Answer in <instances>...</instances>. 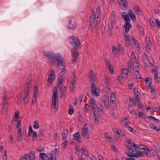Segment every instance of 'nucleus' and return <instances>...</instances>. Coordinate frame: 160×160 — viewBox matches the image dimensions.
Masks as SVG:
<instances>
[{
  "label": "nucleus",
  "instance_id": "obj_22",
  "mask_svg": "<svg viewBox=\"0 0 160 160\" xmlns=\"http://www.w3.org/2000/svg\"><path fill=\"white\" fill-rule=\"evenodd\" d=\"M93 118L94 121L98 122L99 121V118L97 112H96V110L95 111H93Z\"/></svg>",
  "mask_w": 160,
  "mask_h": 160
},
{
  "label": "nucleus",
  "instance_id": "obj_57",
  "mask_svg": "<svg viewBox=\"0 0 160 160\" xmlns=\"http://www.w3.org/2000/svg\"><path fill=\"white\" fill-rule=\"evenodd\" d=\"M144 69L146 71H148L149 69V68L148 67L147 64L146 62H144Z\"/></svg>",
  "mask_w": 160,
  "mask_h": 160
},
{
  "label": "nucleus",
  "instance_id": "obj_59",
  "mask_svg": "<svg viewBox=\"0 0 160 160\" xmlns=\"http://www.w3.org/2000/svg\"><path fill=\"white\" fill-rule=\"evenodd\" d=\"M128 130L129 131L132 132L133 133H134L136 132V130L135 129H134L132 128L131 127L129 126Z\"/></svg>",
  "mask_w": 160,
  "mask_h": 160
},
{
  "label": "nucleus",
  "instance_id": "obj_10",
  "mask_svg": "<svg viewBox=\"0 0 160 160\" xmlns=\"http://www.w3.org/2000/svg\"><path fill=\"white\" fill-rule=\"evenodd\" d=\"M58 98L52 97V106L56 110H57L58 106Z\"/></svg>",
  "mask_w": 160,
  "mask_h": 160
},
{
  "label": "nucleus",
  "instance_id": "obj_26",
  "mask_svg": "<svg viewBox=\"0 0 160 160\" xmlns=\"http://www.w3.org/2000/svg\"><path fill=\"white\" fill-rule=\"evenodd\" d=\"M128 15L131 18V19L134 22L136 21V17L134 12L132 11H131V12L128 13Z\"/></svg>",
  "mask_w": 160,
  "mask_h": 160
},
{
  "label": "nucleus",
  "instance_id": "obj_55",
  "mask_svg": "<svg viewBox=\"0 0 160 160\" xmlns=\"http://www.w3.org/2000/svg\"><path fill=\"white\" fill-rule=\"evenodd\" d=\"M3 103H4V102H5L6 103H8V97L6 96H4L3 98Z\"/></svg>",
  "mask_w": 160,
  "mask_h": 160
},
{
  "label": "nucleus",
  "instance_id": "obj_48",
  "mask_svg": "<svg viewBox=\"0 0 160 160\" xmlns=\"http://www.w3.org/2000/svg\"><path fill=\"white\" fill-rule=\"evenodd\" d=\"M133 43L134 44L135 46L137 47V48L138 49V48H139V43L138 41L137 40H135L133 42Z\"/></svg>",
  "mask_w": 160,
  "mask_h": 160
},
{
  "label": "nucleus",
  "instance_id": "obj_25",
  "mask_svg": "<svg viewBox=\"0 0 160 160\" xmlns=\"http://www.w3.org/2000/svg\"><path fill=\"white\" fill-rule=\"evenodd\" d=\"M129 145H129L130 147H133L135 149L136 151L137 150V149H138V146L137 144H135L132 141V140L131 142H130V143H129Z\"/></svg>",
  "mask_w": 160,
  "mask_h": 160
},
{
  "label": "nucleus",
  "instance_id": "obj_41",
  "mask_svg": "<svg viewBox=\"0 0 160 160\" xmlns=\"http://www.w3.org/2000/svg\"><path fill=\"white\" fill-rule=\"evenodd\" d=\"M112 28L113 26L112 24H111L110 25H108V31L109 32H110L109 33V34H110L111 35L112 33L111 31Z\"/></svg>",
  "mask_w": 160,
  "mask_h": 160
},
{
  "label": "nucleus",
  "instance_id": "obj_64",
  "mask_svg": "<svg viewBox=\"0 0 160 160\" xmlns=\"http://www.w3.org/2000/svg\"><path fill=\"white\" fill-rule=\"evenodd\" d=\"M156 22L157 26L160 28V22L158 19H156Z\"/></svg>",
  "mask_w": 160,
  "mask_h": 160
},
{
  "label": "nucleus",
  "instance_id": "obj_7",
  "mask_svg": "<svg viewBox=\"0 0 160 160\" xmlns=\"http://www.w3.org/2000/svg\"><path fill=\"white\" fill-rule=\"evenodd\" d=\"M68 27L69 29L74 30L76 28V26L74 24V21L72 18L68 20Z\"/></svg>",
  "mask_w": 160,
  "mask_h": 160
},
{
  "label": "nucleus",
  "instance_id": "obj_30",
  "mask_svg": "<svg viewBox=\"0 0 160 160\" xmlns=\"http://www.w3.org/2000/svg\"><path fill=\"white\" fill-rule=\"evenodd\" d=\"M136 26L137 28L138 29V30L141 35H143L144 33V30L143 29L142 26L139 25H137Z\"/></svg>",
  "mask_w": 160,
  "mask_h": 160
},
{
  "label": "nucleus",
  "instance_id": "obj_45",
  "mask_svg": "<svg viewBox=\"0 0 160 160\" xmlns=\"http://www.w3.org/2000/svg\"><path fill=\"white\" fill-rule=\"evenodd\" d=\"M68 143V141H66L63 142L62 144V148L63 149H65L66 148Z\"/></svg>",
  "mask_w": 160,
  "mask_h": 160
},
{
  "label": "nucleus",
  "instance_id": "obj_5",
  "mask_svg": "<svg viewBox=\"0 0 160 160\" xmlns=\"http://www.w3.org/2000/svg\"><path fill=\"white\" fill-rule=\"evenodd\" d=\"M70 44L73 47H77L79 48L78 47L80 44V42L79 39L73 36H71L69 39Z\"/></svg>",
  "mask_w": 160,
  "mask_h": 160
},
{
  "label": "nucleus",
  "instance_id": "obj_15",
  "mask_svg": "<svg viewBox=\"0 0 160 160\" xmlns=\"http://www.w3.org/2000/svg\"><path fill=\"white\" fill-rule=\"evenodd\" d=\"M132 27V25L130 23V22H125V25L124 26V28L125 29V32L126 33L128 32L129 29Z\"/></svg>",
  "mask_w": 160,
  "mask_h": 160
},
{
  "label": "nucleus",
  "instance_id": "obj_33",
  "mask_svg": "<svg viewBox=\"0 0 160 160\" xmlns=\"http://www.w3.org/2000/svg\"><path fill=\"white\" fill-rule=\"evenodd\" d=\"M125 146L127 147L128 151L130 152V153H131V154H132L133 155L135 154V150L134 151L132 148H131V147H130L129 145H125Z\"/></svg>",
  "mask_w": 160,
  "mask_h": 160
},
{
  "label": "nucleus",
  "instance_id": "obj_14",
  "mask_svg": "<svg viewBox=\"0 0 160 160\" xmlns=\"http://www.w3.org/2000/svg\"><path fill=\"white\" fill-rule=\"evenodd\" d=\"M90 104L91 106L92 112L96 111V108L97 107V104L93 98H91V101L90 102Z\"/></svg>",
  "mask_w": 160,
  "mask_h": 160
},
{
  "label": "nucleus",
  "instance_id": "obj_53",
  "mask_svg": "<svg viewBox=\"0 0 160 160\" xmlns=\"http://www.w3.org/2000/svg\"><path fill=\"white\" fill-rule=\"evenodd\" d=\"M33 132L32 126H30L29 127V131L28 133V136H30L31 135V133L32 134Z\"/></svg>",
  "mask_w": 160,
  "mask_h": 160
},
{
  "label": "nucleus",
  "instance_id": "obj_31",
  "mask_svg": "<svg viewBox=\"0 0 160 160\" xmlns=\"http://www.w3.org/2000/svg\"><path fill=\"white\" fill-rule=\"evenodd\" d=\"M146 42L147 44L146 47V49L147 50L150 49L151 48L152 44L151 42L150 41V40L147 39L146 40Z\"/></svg>",
  "mask_w": 160,
  "mask_h": 160
},
{
  "label": "nucleus",
  "instance_id": "obj_3",
  "mask_svg": "<svg viewBox=\"0 0 160 160\" xmlns=\"http://www.w3.org/2000/svg\"><path fill=\"white\" fill-rule=\"evenodd\" d=\"M27 89L25 88L23 95H21L20 96L19 95H18V102L20 104L21 103L22 98V101L24 102H26L28 101L29 92L28 86H27Z\"/></svg>",
  "mask_w": 160,
  "mask_h": 160
},
{
  "label": "nucleus",
  "instance_id": "obj_35",
  "mask_svg": "<svg viewBox=\"0 0 160 160\" xmlns=\"http://www.w3.org/2000/svg\"><path fill=\"white\" fill-rule=\"evenodd\" d=\"M69 107V108L68 110V113L70 115H72L74 113V109L72 105H70Z\"/></svg>",
  "mask_w": 160,
  "mask_h": 160
},
{
  "label": "nucleus",
  "instance_id": "obj_19",
  "mask_svg": "<svg viewBox=\"0 0 160 160\" xmlns=\"http://www.w3.org/2000/svg\"><path fill=\"white\" fill-rule=\"evenodd\" d=\"M81 133L84 137H86L87 139L89 138V133L88 129H83V130L82 129Z\"/></svg>",
  "mask_w": 160,
  "mask_h": 160
},
{
  "label": "nucleus",
  "instance_id": "obj_12",
  "mask_svg": "<svg viewBox=\"0 0 160 160\" xmlns=\"http://www.w3.org/2000/svg\"><path fill=\"white\" fill-rule=\"evenodd\" d=\"M69 144H74L75 148V149L77 152H76L77 154H78L79 153V151L80 150V146L78 145L77 143L74 142V140L73 139V140L72 141H70L69 142Z\"/></svg>",
  "mask_w": 160,
  "mask_h": 160
},
{
  "label": "nucleus",
  "instance_id": "obj_28",
  "mask_svg": "<svg viewBox=\"0 0 160 160\" xmlns=\"http://www.w3.org/2000/svg\"><path fill=\"white\" fill-rule=\"evenodd\" d=\"M39 157L41 158L43 160H47L48 159V156L44 153L42 152L40 154Z\"/></svg>",
  "mask_w": 160,
  "mask_h": 160
},
{
  "label": "nucleus",
  "instance_id": "obj_11",
  "mask_svg": "<svg viewBox=\"0 0 160 160\" xmlns=\"http://www.w3.org/2000/svg\"><path fill=\"white\" fill-rule=\"evenodd\" d=\"M22 129L21 128H18L17 132V140L18 142H20L22 140L23 136L22 135Z\"/></svg>",
  "mask_w": 160,
  "mask_h": 160
},
{
  "label": "nucleus",
  "instance_id": "obj_34",
  "mask_svg": "<svg viewBox=\"0 0 160 160\" xmlns=\"http://www.w3.org/2000/svg\"><path fill=\"white\" fill-rule=\"evenodd\" d=\"M58 92L57 87H55L53 91V94L52 97L55 98H58Z\"/></svg>",
  "mask_w": 160,
  "mask_h": 160
},
{
  "label": "nucleus",
  "instance_id": "obj_56",
  "mask_svg": "<svg viewBox=\"0 0 160 160\" xmlns=\"http://www.w3.org/2000/svg\"><path fill=\"white\" fill-rule=\"evenodd\" d=\"M140 149H143V151H145L146 149H148V148L143 145H141L140 147Z\"/></svg>",
  "mask_w": 160,
  "mask_h": 160
},
{
  "label": "nucleus",
  "instance_id": "obj_44",
  "mask_svg": "<svg viewBox=\"0 0 160 160\" xmlns=\"http://www.w3.org/2000/svg\"><path fill=\"white\" fill-rule=\"evenodd\" d=\"M153 145L154 147L157 150H160V147L158 143L156 142H155Z\"/></svg>",
  "mask_w": 160,
  "mask_h": 160
},
{
  "label": "nucleus",
  "instance_id": "obj_50",
  "mask_svg": "<svg viewBox=\"0 0 160 160\" xmlns=\"http://www.w3.org/2000/svg\"><path fill=\"white\" fill-rule=\"evenodd\" d=\"M108 68L111 74H112L113 73L114 71L112 65V66H110Z\"/></svg>",
  "mask_w": 160,
  "mask_h": 160
},
{
  "label": "nucleus",
  "instance_id": "obj_42",
  "mask_svg": "<svg viewBox=\"0 0 160 160\" xmlns=\"http://www.w3.org/2000/svg\"><path fill=\"white\" fill-rule=\"evenodd\" d=\"M39 139L40 140L43 139L44 138V133L43 131L41 130L40 132V133L39 135Z\"/></svg>",
  "mask_w": 160,
  "mask_h": 160
},
{
  "label": "nucleus",
  "instance_id": "obj_51",
  "mask_svg": "<svg viewBox=\"0 0 160 160\" xmlns=\"http://www.w3.org/2000/svg\"><path fill=\"white\" fill-rule=\"evenodd\" d=\"M88 157H89L90 158L92 159V160H96V159L93 156L92 154H88V155L87 156Z\"/></svg>",
  "mask_w": 160,
  "mask_h": 160
},
{
  "label": "nucleus",
  "instance_id": "obj_29",
  "mask_svg": "<svg viewBox=\"0 0 160 160\" xmlns=\"http://www.w3.org/2000/svg\"><path fill=\"white\" fill-rule=\"evenodd\" d=\"M81 149L82 150L81 151L82 155L83 156V155L84 154L85 157H86L88 154V152L87 149L85 147L82 148Z\"/></svg>",
  "mask_w": 160,
  "mask_h": 160
},
{
  "label": "nucleus",
  "instance_id": "obj_63",
  "mask_svg": "<svg viewBox=\"0 0 160 160\" xmlns=\"http://www.w3.org/2000/svg\"><path fill=\"white\" fill-rule=\"evenodd\" d=\"M51 76H54L55 75V73L54 72V70L53 69H52L51 70L50 73L49 74Z\"/></svg>",
  "mask_w": 160,
  "mask_h": 160
},
{
  "label": "nucleus",
  "instance_id": "obj_58",
  "mask_svg": "<svg viewBox=\"0 0 160 160\" xmlns=\"http://www.w3.org/2000/svg\"><path fill=\"white\" fill-rule=\"evenodd\" d=\"M150 24L151 26H152V28L154 29V28H155V25L154 23L152 21H151V20H149Z\"/></svg>",
  "mask_w": 160,
  "mask_h": 160
},
{
  "label": "nucleus",
  "instance_id": "obj_40",
  "mask_svg": "<svg viewBox=\"0 0 160 160\" xmlns=\"http://www.w3.org/2000/svg\"><path fill=\"white\" fill-rule=\"evenodd\" d=\"M49 78L48 82H50L52 83L55 79L54 76H51L50 75H48Z\"/></svg>",
  "mask_w": 160,
  "mask_h": 160
},
{
  "label": "nucleus",
  "instance_id": "obj_52",
  "mask_svg": "<svg viewBox=\"0 0 160 160\" xmlns=\"http://www.w3.org/2000/svg\"><path fill=\"white\" fill-rule=\"evenodd\" d=\"M152 151H153L152 152L153 153V156L154 157H158V154L157 152H156V151H155V150H152Z\"/></svg>",
  "mask_w": 160,
  "mask_h": 160
},
{
  "label": "nucleus",
  "instance_id": "obj_23",
  "mask_svg": "<svg viewBox=\"0 0 160 160\" xmlns=\"http://www.w3.org/2000/svg\"><path fill=\"white\" fill-rule=\"evenodd\" d=\"M66 73L67 71L66 69H63L62 71L60 73L59 78L64 79L65 76V74Z\"/></svg>",
  "mask_w": 160,
  "mask_h": 160
},
{
  "label": "nucleus",
  "instance_id": "obj_60",
  "mask_svg": "<svg viewBox=\"0 0 160 160\" xmlns=\"http://www.w3.org/2000/svg\"><path fill=\"white\" fill-rule=\"evenodd\" d=\"M145 120L146 121H147L148 122H150L151 123H152L153 122V121L151 119H150L149 118H145Z\"/></svg>",
  "mask_w": 160,
  "mask_h": 160
},
{
  "label": "nucleus",
  "instance_id": "obj_21",
  "mask_svg": "<svg viewBox=\"0 0 160 160\" xmlns=\"http://www.w3.org/2000/svg\"><path fill=\"white\" fill-rule=\"evenodd\" d=\"M128 70L127 69L124 68L122 70V76L123 78H127L128 75Z\"/></svg>",
  "mask_w": 160,
  "mask_h": 160
},
{
  "label": "nucleus",
  "instance_id": "obj_2",
  "mask_svg": "<svg viewBox=\"0 0 160 160\" xmlns=\"http://www.w3.org/2000/svg\"><path fill=\"white\" fill-rule=\"evenodd\" d=\"M89 81L90 83L91 84V91L93 96H96L99 95V91L95 87L94 82L96 81V75L94 73L93 71L91 70L89 75Z\"/></svg>",
  "mask_w": 160,
  "mask_h": 160
},
{
  "label": "nucleus",
  "instance_id": "obj_24",
  "mask_svg": "<svg viewBox=\"0 0 160 160\" xmlns=\"http://www.w3.org/2000/svg\"><path fill=\"white\" fill-rule=\"evenodd\" d=\"M68 133V130L67 129H64L63 130L62 134V136L63 137V138L64 140H65V139L67 138Z\"/></svg>",
  "mask_w": 160,
  "mask_h": 160
},
{
  "label": "nucleus",
  "instance_id": "obj_49",
  "mask_svg": "<svg viewBox=\"0 0 160 160\" xmlns=\"http://www.w3.org/2000/svg\"><path fill=\"white\" fill-rule=\"evenodd\" d=\"M118 48H119L118 51L121 53H122L123 51L122 46L120 44L118 45Z\"/></svg>",
  "mask_w": 160,
  "mask_h": 160
},
{
  "label": "nucleus",
  "instance_id": "obj_39",
  "mask_svg": "<svg viewBox=\"0 0 160 160\" xmlns=\"http://www.w3.org/2000/svg\"><path fill=\"white\" fill-rule=\"evenodd\" d=\"M34 125L33 127L35 129H38L39 128V123L38 121H34L33 122Z\"/></svg>",
  "mask_w": 160,
  "mask_h": 160
},
{
  "label": "nucleus",
  "instance_id": "obj_9",
  "mask_svg": "<svg viewBox=\"0 0 160 160\" xmlns=\"http://www.w3.org/2000/svg\"><path fill=\"white\" fill-rule=\"evenodd\" d=\"M74 142H77L80 146V133L79 132L75 133L73 136Z\"/></svg>",
  "mask_w": 160,
  "mask_h": 160
},
{
  "label": "nucleus",
  "instance_id": "obj_8",
  "mask_svg": "<svg viewBox=\"0 0 160 160\" xmlns=\"http://www.w3.org/2000/svg\"><path fill=\"white\" fill-rule=\"evenodd\" d=\"M78 48H75L72 53V61H75L77 59L78 57Z\"/></svg>",
  "mask_w": 160,
  "mask_h": 160
},
{
  "label": "nucleus",
  "instance_id": "obj_32",
  "mask_svg": "<svg viewBox=\"0 0 160 160\" xmlns=\"http://www.w3.org/2000/svg\"><path fill=\"white\" fill-rule=\"evenodd\" d=\"M119 4L123 6V8H125L126 7H127V4L126 2L124 0H118Z\"/></svg>",
  "mask_w": 160,
  "mask_h": 160
},
{
  "label": "nucleus",
  "instance_id": "obj_13",
  "mask_svg": "<svg viewBox=\"0 0 160 160\" xmlns=\"http://www.w3.org/2000/svg\"><path fill=\"white\" fill-rule=\"evenodd\" d=\"M24 156L28 157L30 160H36L35 152L34 151L31 152L30 154L27 153L24 154Z\"/></svg>",
  "mask_w": 160,
  "mask_h": 160
},
{
  "label": "nucleus",
  "instance_id": "obj_43",
  "mask_svg": "<svg viewBox=\"0 0 160 160\" xmlns=\"http://www.w3.org/2000/svg\"><path fill=\"white\" fill-rule=\"evenodd\" d=\"M138 90L136 88H134V93L135 95V96L136 99H137V97H138Z\"/></svg>",
  "mask_w": 160,
  "mask_h": 160
},
{
  "label": "nucleus",
  "instance_id": "obj_27",
  "mask_svg": "<svg viewBox=\"0 0 160 160\" xmlns=\"http://www.w3.org/2000/svg\"><path fill=\"white\" fill-rule=\"evenodd\" d=\"M32 78H31V76L30 75H29L28 77V78H27V82H26V88H28L27 87V86H28V87H29V85L30 84H31V82H32Z\"/></svg>",
  "mask_w": 160,
  "mask_h": 160
},
{
  "label": "nucleus",
  "instance_id": "obj_17",
  "mask_svg": "<svg viewBox=\"0 0 160 160\" xmlns=\"http://www.w3.org/2000/svg\"><path fill=\"white\" fill-rule=\"evenodd\" d=\"M138 149H137V150L136 151L135 150V153L134 156L135 157L138 158V157L140 156H144V155H143L144 153L143 151H141L139 150Z\"/></svg>",
  "mask_w": 160,
  "mask_h": 160
},
{
  "label": "nucleus",
  "instance_id": "obj_38",
  "mask_svg": "<svg viewBox=\"0 0 160 160\" xmlns=\"http://www.w3.org/2000/svg\"><path fill=\"white\" fill-rule=\"evenodd\" d=\"M144 155H146L148 157H150L151 155V153L149 151V149H146L145 151H143Z\"/></svg>",
  "mask_w": 160,
  "mask_h": 160
},
{
  "label": "nucleus",
  "instance_id": "obj_4",
  "mask_svg": "<svg viewBox=\"0 0 160 160\" xmlns=\"http://www.w3.org/2000/svg\"><path fill=\"white\" fill-rule=\"evenodd\" d=\"M45 56L51 62L56 63L57 57H59V56H61L60 54L58 53L57 55H55L53 53L51 52H46L44 53Z\"/></svg>",
  "mask_w": 160,
  "mask_h": 160
},
{
  "label": "nucleus",
  "instance_id": "obj_62",
  "mask_svg": "<svg viewBox=\"0 0 160 160\" xmlns=\"http://www.w3.org/2000/svg\"><path fill=\"white\" fill-rule=\"evenodd\" d=\"M117 51L118 49L116 47H115L113 48L112 52L114 54H116V52H117Z\"/></svg>",
  "mask_w": 160,
  "mask_h": 160
},
{
  "label": "nucleus",
  "instance_id": "obj_37",
  "mask_svg": "<svg viewBox=\"0 0 160 160\" xmlns=\"http://www.w3.org/2000/svg\"><path fill=\"white\" fill-rule=\"evenodd\" d=\"M2 110L4 112H6L8 109V103H6L4 102V103H2Z\"/></svg>",
  "mask_w": 160,
  "mask_h": 160
},
{
  "label": "nucleus",
  "instance_id": "obj_16",
  "mask_svg": "<svg viewBox=\"0 0 160 160\" xmlns=\"http://www.w3.org/2000/svg\"><path fill=\"white\" fill-rule=\"evenodd\" d=\"M103 102L105 108H107L108 109H109L110 108V103L109 98L108 97H106L104 99Z\"/></svg>",
  "mask_w": 160,
  "mask_h": 160
},
{
  "label": "nucleus",
  "instance_id": "obj_47",
  "mask_svg": "<svg viewBox=\"0 0 160 160\" xmlns=\"http://www.w3.org/2000/svg\"><path fill=\"white\" fill-rule=\"evenodd\" d=\"M139 116L140 118H144L145 116V114L144 113L142 112H139L138 113Z\"/></svg>",
  "mask_w": 160,
  "mask_h": 160
},
{
  "label": "nucleus",
  "instance_id": "obj_61",
  "mask_svg": "<svg viewBox=\"0 0 160 160\" xmlns=\"http://www.w3.org/2000/svg\"><path fill=\"white\" fill-rule=\"evenodd\" d=\"M19 115V111H17L15 112L14 117L16 118H18Z\"/></svg>",
  "mask_w": 160,
  "mask_h": 160
},
{
  "label": "nucleus",
  "instance_id": "obj_46",
  "mask_svg": "<svg viewBox=\"0 0 160 160\" xmlns=\"http://www.w3.org/2000/svg\"><path fill=\"white\" fill-rule=\"evenodd\" d=\"M152 71L153 73L155 74V77L154 78V80L155 81H156V78H158V73L157 72L156 70L153 69Z\"/></svg>",
  "mask_w": 160,
  "mask_h": 160
},
{
  "label": "nucleus",
  "instance_id": "obj_1",
  "mask_svg": "<svg viewBox=\"0 0 160 160\" xmlns=\"http://www.w3.org/2000/svg\"><path fill=\"white\" fill-rule=\"evenodd\" d=\"M100 8V7L98 5L96 9L95 14L94 12L91 14L90 19V29L92 31H93L94 27L96 29L98 28V24L101 22V16L100 13L101 12Z\"/></svg>",
  "mask_w": 160,
  "mask_h": 160
},
{
  "label": "nucleus",
  "instance_id": "obj_54",
  "mask_svg": "<svg viewBox=\"0 0 160 160\" xmlns=\"http://www.w3.org/2000/svg\"><path fill=\"white\" fill-rule=\"evenodd\" d=\"M66 92V86H65L62 88L61 94H62V95L63 96L65 95V93Z\"/></svg>",
  "mask_w": 160,
  "mask_h": 160
},
{
  "label": "nucleus",
  "instance_id": "obj_20",
  "mask_svg": "<svg viewBox=\"0 0 160 160\" xmlns=\"http://www.w3.org/2000/svg\"><path fill=\"white\" fill-rule=\"evenodd\" d=\"M116 98L115 96L114 93L112 92L110 96V102L111 104H114L115 106H116V103L114 102L116 101Z\"/></svg>",
  "mask_w": 160,
  "mask_h": 160
},
{
  "label": "nucleus",
  "instance_id": "obj_18",
  "mask_svg": "<svg viewBox=\"0 0 160 160\" xmlns=\"http://www.w3.org/2000/svg\"><path fill=\"white\" fill-rule=\"evenodd\" d=\"M122 17L124 20L125 22H130V20L128 14L126 12H123L122 14Z\"/></svg>",
  "mask_w": 160,
  "mask_h": 160
},
{
  "label": "nucleus",
  "instance_id": "obj_6",
  "mask_svg": "<svg viewBox=\"0 0 160 160\" xmlns=\"http://www.w3.org/2000/svg\"><path fill=\"white\" fill-rule=\"evenodd\" d=\"M56 62H58L57 66L59 69H63V66L62 64V59L61 56H59V57H57Z\"/></svg>",
  "mask_w": 160,
  "mask_h": 160
},
{
  "label": "nucleus",
  "instance_id": "obj_36",
  "mask_svg": "<svg viewBox=\"0 0 160 160\" xmlns=\"http://www.w3.org/2000/svg\"><path fill=\"white\" fill-rule=\"evenodd\" d=\"M75 81L73 79V78H72V80H71V84L70 85V88L71 91H72V89L75 87Z\"/></svg>",
  "mask_w": 160,
  "mask_h": 160
}]
</instances>
